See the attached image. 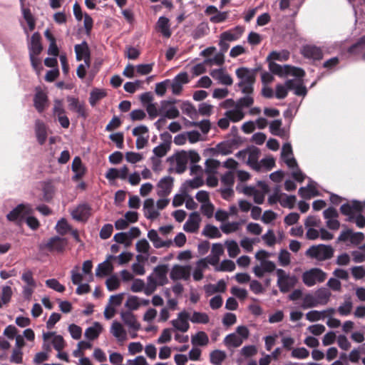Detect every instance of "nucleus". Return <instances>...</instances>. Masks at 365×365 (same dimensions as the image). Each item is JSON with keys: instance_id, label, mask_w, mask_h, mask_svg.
I'll return each mask as SVG.
<instances>
[{"instance_id": "22", "label": "nucleus", "mask_w": 365, "mask_h": 365, "mask_svg": "<svg viewBox=\"0 0 365 365\" xmlns=\"http://www.w3.org/2000/svg\"><path fill=\"white\" fill-rule=\"evenodd\" d=\"M77 61L84 60L87 66H89L90 53L88 44L83 41L81 44H76L74 47Z\"/></svg>"}, {"instance_id": "44", "label": "nucleus", "mask_w": 365, "mask_h": 365, "mask_svg": "<svg viewBox=\"0 0 365 365\" xmlns=\"http://www.w3.org/2000/svg\"><path fill=\"white\" fill-rule=\"evenodd\" d=\"M208 341V336L204 331H199L191 338V342L193 345L205 346Z\"/></svg>"}, {"instance_id": "50", "label": "nucleus", "mask_w": 365, "mask_h": 365, "mask_svg": "<svg viewBox=\"0 0 365 365\" xmlns=\"http://www.w3.org/2000/svg\"><path fill=\"white\" fill-rule=\"evenodd\" d=\"M245 96L240 98L236 101V105L239 106L242 110L244 108L250 107L254 103V98L252 96V93H244Z\"/></svg>"}, {"instance_id": "55", "label": "nucleus", "mask_w": 365, "mask_h": 365, "mask_svg": "<svg viewBox=\"0 0 365 365\" xmlns=\"http://www.w3.org/2000/svg\"><path fill=\"white\" fill-rule=\"evenodd\" d=\"M225 58L222 53H217L213 58H208L204 60V63L207 66H221L224 63Z\"/></svg>"}, {"instance_id": "30", "label": "nucleus", "mask_w": 365, "mask_h": 365, "mask_svg": "<svg viewBox=\"0 0 365 365\" xmlns=\"http://www.w3.org/2000/svg\"><path fill=\"white\" fill-rule=\"evenodd\" d=\"M48 97L46 94L41 91H38L34 97V106L39 113H42L47 104Z\"/></svg>"}, {"instance_id": "39", "label": "nucleus", "mask_w": 365, "mask_h": 365, "mask_svg": "<svg viewBox=\"0 0 365 365\" xmlns=\"http://www.w3.org/2000/svg\"><path fill=\"white\" fill-rule=\"evenodd\" d=\"M210 27L207 22L200 23L192 31V36L193 38H200L209 33Z\"/></svg>"}, {"instance_id": "24", "label": "nucleus", "mask_w": 365, "mask_h": 365, "mask_svg": "<svg viewBox=\"0 0 365 365\" xmlns=\"http://www.w3.org/2000/svg\"><path fill=\"white\" fill-rule=\"evenodd\" d=\"M110 332L118 341L122 342L127 339L126 330L124 329L123 325L117 321L113 322L110 329Z\"/></svg>"}, {"instance_id": "11", "label": "nucleus", "mask_w": 365, "mask_h": 365, "mask_svg": "<svg viewBox=\"0 0 365 365\" xmlns=\"http://www.w3.org/2000/svg\"><path fill=\"white\" fill-rule=\"evenodd\" d=\"M168 266L167 264H159L153 269V272L148 277H150L152 281L158 286H163L168 282Z\"/></svg>"}, {"instance_id": "12", "label": "nucleus", "mask_w": 365, "mask_h": 365, "mask_svg": "<svg viewBox=\"0 0 365 365\" xmlns=\"http://www.w3.org/2000/svg\"><path fill=\"white\" fill-rule=\"evenodd\" d=\"M175 101H162L160 106V115L173 119L180 115L178 109L174 106Z\"/></svg>"}, {"instance_id": "16", "label": "nucleus", "mask_w": 365, "mask_h": 365, "mask_svg": "<svg viewBox=\"0 0 365 365\" xmlns=\"http://www.w3.org/2000/svg\"><path fill=\"white\" fill-rule=\"evenodd\" d=\"M188 319L189 314L183 311L178 314L177 319L171 321V324L175 330L186 332L190 328V324L187 322Z\"/></svg>"}, {"instance_id": "6", "label": "nucleus", "mask_w": 365, "mask_h": 365, "mask_svg": "<svg viewBox=\"0 0 365 365\" xmlns=\"http://www.w3.org/2000/svg\"><path fill=\"white\" fill-rule=\"evenodd\" d=\"M281 158L287 167L292 170V175L298 182H302L304 178V174L299 169L296 159L293 156L292 145L289 143L283 145L281 151Z\"/></svg>"}, {"instance_id": "35", "label": "nucleus", "mask_w": 365, "mask_h": 365, "mask_svg": "<svg viewBox=\"0 0 365 365\" xmlns=\"http://www.w3.org/2000/svg\"><path fill=\"white\" fill-rule=\"evenodd\" d=\"M259 187H260V190L257 189L252 196L255 203L262 204L264 200L265 195L269 192V187L266 183L262 182H259Z\"/></svg>"}, {"instance_id": "58", "label": "nucleus", "mask_w": 365, "mask_h": 365, "mask_svg": "<svg viewBox=\"0 0 365 365\" xmlns=\"http://www.w3.org/2000/svg\"><path fill=\"white\" fill-rule=\"evenodd\" d=\"M290 253L287 250H281L278 255L279 264L282 267L288 266L290 264Z\"/></svg>"}, {"instance_id": "33", "label": "nucleus", "mask_w": 365, "mask_h": 365, "mask_svg": "<svg viewBox=\"0 0 365 365\" xmlns=\"http://www.w3.org/2000/svg\"><path fill=\"white\" fill-rule=\"evenodd\" d=\"M225 116L227 117L232 122H238L245 117V112L237 105L235 108L227 110L225 113Z\"/></svg>"}, {"instance_id": "59", "label": "nucleus", "mask_w": 365, "mask_h": 365, "mask_svg": "<svg viewBox=\"0 0 365 365\" xmlns=\"http://www.w3.org/2000/svg\"><path fill=\"white\" fill-rule=\"evenodd\" d=\"M240 226V222H227L222 224L220 226V229L224 233L229 234L238 230Z\"/></svg>"}, {"instance_id": "47", "label": "nucleus", "mask_w": 365, "mask_h": 365, "mask_svg": "<svg viewBox=\"0 0 365 365\" xmlns=\"http://www.w3.org/2000/svg\"><path fill=\"white\" fill-rule=\"evenodd\" d=\"M189 319L195 324H207L209 322V317L204 312H194Z\"/></svg>"}, {"instance_id": "28", "label": "nucleus", "mask_w": 365, "mask_h": 365, "mask_svg": "<svg viewBox=\"0 0 365 365\" xmlns=\"http://www.w3.org/2000/svg\"><path fill=\"white\" fill-rule=\"evenodd\" d=\"M29 55L38 56L42 51V46L41 43V36L38 32L34 33L31 38L29 44Z\"/></svg>"}, {"instance_id": "9", "label": "nucleus", "mask_w": 365, "mask_h": 365, "mask_svg": "<svg viewBox=\"0 0 365 365\" xmlns=\"http://www.w3.org/2000/svg\"><path fill=\"white\" fill-rule=\"evenodd\" d=\"M33 212V208L28 203H21L6 215V219L16 224H20L27 215Z\"/></svg>"}, {"instance_id": "21", "label": "nucleus", "mask_w": 365, "mask_h": 365, "mask_svg": "<svg viewBox=\"0 0 365 365\" xmlns=\"http://www.w3.org/2000/svg\"><path fill=\"white\" fill-rule=\"evenodd\" d=\"M148 237L153 242V246L155 248H162V247H170L173 245V240H162L158 232L155 230H150L148 232Z\"/></svg>"}, {"instance_id": "49", "label": "nucleus", "mask_w": 365, "mask_h": 365, "mask_svg": "<svg viewBox=\"0 0 365 365\" xmlns=\"http://www.w3.org/2000/svg\"><path fill=\"white\" fill-rule=\"evenodd\" d=\"M225 245L228 255L232 258L235 257L240 252L239 245L235 240H227L225 242Z\"/></svg>"}, {"instance_id": "54", "label": "nucleus", "mask_w": 365, "mask_h": 365, "mask_svg": "<svg viewBox=\"0 0 365 365\" xmlns=\"http://www.w3.org/2000/svg\"><path fill=\"white\" fill-rule=\"evenodd\" d=\"M235 264L230 259H224L221 263L215 268L217 271L222 272H232L235 269Z\"/></svg>"}, {"instance_id": "3", "label": "nucleus", "mask_w": 365, "mask_h": 365, "mask_svg": "<svg viewBox=\"0 0 365 365\" xmlns=\"http://www.w3.org/2000/svg\"><path fill=\"white\" fill-rule=\"evenodd\" d=\"M257 71L258 68L250 69L246 67H240L235 71V74L239 79L237 86L242 93H253Z\"/></svg>"}, {"instance_id": "42", "label": "nucleus", "mask_w": 365, "mask_h": 365, "mask_svg": "<svg viewBox=\"0 0 365 365\" xmlns=\"http://www.w3.org/2000/svg\"><path fill=\"white\" fill-rule=\"evenodd\" d=\"M106 96V92L104 89L94 88L91 91L89 97L91 106H94L101 99Z\"/></svg>"}, {"instance_id": "31", "label": "nucleus", "mask_w": 365, "mask_h": 365, "mask_svg": "<svg viewBox=\"0 0 365 365\" xmlns=\"http://www.w3.org/2000/svg\"><path fill=\"white\" fill-rule=\"evenodd\" d=\"M313 182H314L310 180L307 187H302L299 189V195L302 197L309 199L312 197L319 195V192L313 185Z\"/></svg>"}, {"instance_id": "7", "label": "nucleus", "mask_w": 365, "mask_h": 365, "mask_svg": "<svg viewBox=\"0 0 365 365\" xmlns=\"http://www.w3.org/2000/svg\"><path fill=\"white\" fill-rule=\"evenodd\" d=\"M334 250L331 245L319 244L311 246L305 252L310 259L317 261H325L334 256Z\"/></svg>"}, {"instance_id": "37", "label": "nucleus", "mask_w": 365, "mask_h": 365, "mask_svg": "<svg viewBox=\"0 0 365 365\" xmlns=\"http://www.w3.org/2000/svg\"><path fill=\"white\" fill-rule=\"evenodd\" d=\"M73 172L75 173L73 179L76 180L83 177L85 173L84 167L82 164L81 160L79 157H76L72 163L71 166Z\"/></svg>"}, {"instance_id": "36", "label": "nucleus", "mask_w": 365, "mask_h": 365, "mask_svg": "<svg viewBox=\"0 0 365 365\" xmlns=\"http://www.w3.org/2000/svg\"><path fill=\"white\" fill-rule=\"evenodd\" d=\"M223 342L228 348H236L239 347L243 341L236 333H232L225 337Z\"/></svg>"}, {"instance_id": "60", "label": "nucleus", "mask_w": 365, "mask_h": 365, "mask_svg": "<svg viewBox=\"0 0 365 365\" xmlns=\"http://www.w3.org/2000/svg\"><path fill=\"white\" fill-rule=\"evenodd\" d=\"M66 114L63 101L60 99H55L53 108V115L54 118Z\"/></svg>"}, {"instance_id": "5", "label": "nucleus", "mask_w": 365, "mask_h": 365, "mask_svg": "<svg viewBox=\"0 0 365 365\" xmlns=\"http://www.w3.org/2000/svg\"><path fill=\"white\" fill-rule=\"evenodd\" d=\"M168 160L174 166L175 172L180 174L185 171L189 161L190 163H197L200 160V156L195 150L182 151L169 158Z\"/></svg>"}, {"instance_id": "48", "label": "nucleus", "mask_w": 365, "mask_h": 365, "mask_svg": "<svg viewBox=\"0 0 365 365\" xmlns=\"http://www.w3.org/2000/svg\"><path fill=\"white\" fill-rule=\"evenodd\" d=\"M202 235L210 238H220L222 235L218 228L212 225H207L205 227Z\"/></svg>"}, {"instance_id": "32", "label": "nucleus", "mask_w": 365, "mask_h": 365, "mask_svg": "<svg viewBox=\"0 0 365 365\" xmlns=\"http://www.w3.org/2000/svg\"><path fill=\"white\" fill-rule=\"evenodd\" d=\"M259 150L257 148H254L250 150H247V163L252 167V168L259 170H260V165L258 162L259 159Z\"/></svg>"}, {"instance_id": "29", "label": "nucleus", "mask_w": 365, "mask_h": 365, "mask_svg": "<svg viewBox=\"0 0 365 365\" xmlns=\"http://www.w3.org/2000/svg\"><path fill=\"white\" fill-rule=\"evenodd\" d=\"M89 207L86 204L79 205L71 212L72 217L78 221L85 220L89 215Z\"/></svg>"}, {"instance_id": "19", "label": "nucleus", "mask_w": 365, "mask_h": 365, "mask_svg": "<svg viewBox=\"0 0 365 365\" xmlns=\"http://www.w3.org/2000/svg\"><path fill=\"white\" fill-rule=\"evenodd\" d=\"M210 76L222 85L231 86L233 83L232 77L225 72L224 68L213 69L210 72Z\"/></svg>"}, {"instance_id": "26", "label": "nucleus", "mask_w": 365, "mask_h": 365, "mask_svg": "<svg viewBox=\"0 0 365 365\" xmlns=\"http://www.w3.org/2000/svg\"><path fill=\"white\" fill-rule=\"evenodd\" d=\"M244 31L243 27L237 26L232 29L224 31L220 34V38L226 41H234L240 38Z\"/></svg>"}, {"instance_id": "34", "label": "nucleus", "mask_w": 365, "mask_h": 365, "mask_svg": "<svg viewBox=\"0 0 365 365\" xmlns=\"http://www.w3.org/2000/svg\"><path fill=\"white\" fill-rule=\"evenodd\" d=\"M157 27L164 37L169 38L171 36L169 19L167 17L160 16L158 20Z\"/></svg>"}, {"instance_id": "27", "label": "nucleus", "mask_w": 365, "mask_h": 365, "mask_svg": "<svg viewBox=\"0 0 365 365\" xmlns=\"http://www.w3.org/2000/svg\"><path fill=\"white\" fill-rule=\"evenodd\" d=\"M35 133L38 143L44 144L47 138V128L46 124L38 119L35 122Z\"/></svg>"}, {"instance_id": "40", "label": "nucleus", "mask_w": 365, "mask_h": 365, "mask_svg": "<svg viewBox=\"0 0 365 365\" xmlns=\"http://www.w3.org/2000/svg\"><path fill=\"white\" fill-rule=\"evenodd\" d=\"M331 294L330 291L324 287H322L317 289L314 294L318 304L323 305L326 304L328 302L331 297Z\"/></svg>"}, {"instance_id": "1", "label": "nucleus", "mask_w": 365, "mask_h": 365, "mask_svg": "<svg viewBox=\"0 0 365 365\" xmlns=\"http://www.w3.org/2000/svg\"><path fill=\"white\" fill-rule=\"evenodd\" d=\"M290 53L287 50L273 51L267 57V61H269V71L280 77H286L292 76L294 77H303L305 72L303 69L290 65L281 66L274 62L286 61L289 58Z\"/></svg>"}, {"instance_id": "23", "label": "nucleus", "mask_w": 365, "mask_h": 365, "mask_svg": "<svg viewBox=\"0 0 365 365\" xmlns=\"http://www.w3.org/2000/svg\"><path fill=\"white\" fill-rule=\"evenodd\" d=\"M120 317L123 323L133 331H138L140 329V324L138 322L135 315L130 311L122 312Z\"/></svg>"}, {"instance_id": "38", "label": "nucleus", "mask_w": 365, "mask_h": 365, "mask_svg": "<svg viewBox=\"0 0 365 365\" xmlns=\"http://www.w3.org/2000/svg\"><path fill=\"white\" fill-rule=\"evenodd\" d=\"M103 327L98 322H95L92 327H88L85 331L86 338L93 340L101 333Z\"/></svg>"}, {"instance_id": "43", "label": "nucleus", "mask_w": 365, "mask_h": 365, "mask_svg": "<svg viewBox=\"0 0 365 365\" xmlns=\"http://www.w3.org/2000/svg\"><path fill=\"white\" fill-rule=\"evenodd\" d=\"M353 303L350 297L345 298L343 303L338 307L337 311L341 316H348L351 314Z\"/></svg>"}, {"instance_id": "8", "label": "nucleus", "mask_w": 365, "mask_h": 365, "mask_svg": "<svg viewBox=\"0 0 365 365\" xmlns=\"http://www.w3.org/2000/svg\"><path fill=\"white\" fill-rule=\"evenodd\" d=\"M276 275L277 277V284L279 291L282 293H287L294 288L297 282V277L294 274L287 273L282 269H276Z\"/></svg>"}, {"instance_id": "46", "label": "nucleus", "mask_w": 365, "mask_h": 365, "mask_svg": "<svg viewBox=\"0 0 365 365\" xmlns=\"http://www.w3.org/2000/svg\"><path fill=\"white\" fill-rule=\"evenodd\" d=\"M318 302L315 295H312L311 294H306L303 298V302L301 305V308L303 309H307L312 307H315L318 305Z\"/></svg>"}, {"instance_id": "64", "label": "nucleus", "mask_w": 365, "mask_h": 365, "mask_svg": "<svg viewBox=\"0 0 365 365\" xmlns=\"http://www.w3.org/2000/svg\"><path fill=\"white\" fill-rule=\"evenodd\" d=\"M220 165V161L217 160L207 159L205 162V171L208 173H215Z\"/></svg>"}, {"instance_id": "61", "label": "nucleus", "mask_w": 365, "mask_h": 365, "mask_svg": "<svg viewBox=\"0 0 365 365\" xmlns=\"http://www.w3.org/2000/svg\"><path fill=\"white\" fill-rule=\"evenodd\" d=\"M306 319L309 322H317L324 319V312L312 310L306 314Z\"/></svg>"}, {"instance_id": "56", "label": "nucleus", "mask_w": 365, "mask_h": 365, "mask_svg": "<svg viewBox=\"0 0 365 365\" xmlns=\"http://www.w3.org/2000/svg\"><path fill=\"white\" fill-rule=\"evenodd\" d=\"M309 356V351L304 347L294 348L292 350L291 356L294 359H304Z\"/></svg>"}, {"instance_id": "15", "label": "nucleus", "mask_w": 365, "mask_h": 365, "mask_svg": "<svg viewBox=\"0 0 365 365\" xmlns=\"http://www.w3.org/2000/svg\"><path fill=\"white\" fill-rule=\"evenodd\" d=\"M170 277L173 281L188 280L190 277V266L174 265L170 271Z\"/></svg>"}, {"instance_id": "14", "label": "nucleus", "mask_w": 365, "mask_h": 365, "mask_svg": "<svg viewBox=\"0 0 365 365\" xmlns=\"http://www.w3.org/2000/svg\"><path fill=\"white\" fill-rule=\"evenodd\" d=\"M173 187V178L166 176L161 178L157 184V194L160 197L168 196Z\"/></svg>"}, {"instance_id": "62", "label": "nucleus", "mask_w": 365, "mask_h": 365, "mask_svg": "<svg viewBox=\"0 0 365 365\" xmlns=\"http://www.w3.org/2000/svg\"><path fill=\"white\" fill-rule=\"evenodd\" d=\"M106 284L109 291H114L119 287L120 279L115 274L111 275L107 279Z\"/></svg>"}, {"instance_id": "4", "label": "nucleus", "mask_w": 365, "mask_h": 365, "mask_svg": "<svg viewBox=\"0 0 365 365\" xmlns=\"http://www.w3.org/2000/svg\"><path fill=\"white\" fill-rule=\"evenodd\" d=\"M340 211L343 215L347 216V221H354L359 228L365 227V217L361 214L362 205L360 201L352 200L351 202L343 204L340 207Z\"/></svg>"}, {"instance_id": "20", "label": "nucleus", "mask_w": 365, "mask_h": 365, "mask_svg": "<svg viewBox=\"0 0 365 365\" xmlns=\"http://www.w3.org/2000/svg\"><path fill=\"white\" fill-rule=\"evenodd\" d=\"M143 212L145 217L151 220L156 219L160 215L158 210L155 207L153 199L148 198L144 201Z\"/></svg>"}, {"instance_id": "45", "label": "nucleus", "mask_w": 365, "mask_h": 365, "mask_svg": "<svg viewBox=\"0 0 365 365\" xmlns=\"http://www.w3.org/2000/svg\"><path fill=\"white\" fill-rule=\"evenodd\" d=\"M210 357L212 364L215 365H220L225 360L226 354L223 351L216 349L210 353Z\"/></svg>"}, {"instance_id": "18", "label": "nucleus", "mask_w": 365, "mask_h": 365, "mask_svg": "<svg viewBox=\"0 0 365 365\" xmlns=\"http://www.w3.org/2000/svg\"><path fill=\"white\" fill-rule=\"evenodd\" d=\"M302 54L307 58L320 60L323 58V52L320 47L314 45H306L302 48Z\"/></svg>"}, {"instance_id": "53", "label": "nucleus", "mask_w": 365, "mask_h": 365, "mask_svg": "<svg viewBox=\"0 0 365 365\" xmlns=\"http://www.w3.org/2000/svg\"><path fill=\"white\" fill-rule=\"evenodd\" d=\"M235 173L234 170H228L221 176V182L224 186H233Z\"/></svg>"}, {"instance_id": "51", "label": "nucleus", "mask_w": 365, "mask_h": 365, "mask_svg": "<svg viewBox=\"0 0 365 365\" xmlns=\"http://www.w3.org/2000/svg\"><path fill=\"white\" fill-rule=\"evenodd\" d=\"M42 191L43 200L46 202H48L53 198L55 192L54 186L51 182H44L42 187Z\"/></svg>"}, {"instance_id": "2", "label": "nucleus", "mask_w": 365, "mask_h": 365, "mask_svg": "<svg viewBox=\"0 0 365 365\" xmlns=\"http://www.w3.org/2000/svg\"><path fill=\"white\" fill-rule=\"evenodd\" d=\"M302 78L294 77L287 80L284 83L277 84L274 96L277 99H284L287 96L289 91H293L296 96L304 97L307 94V89Z\"/></svg>"}, {"instance_id": "13", "label": "nucleus", "mask_w": 365, "mask_h": 365, "mask_svg": "<svg viewBox=\"0 0 365 365\" xmlns=\"http://www.w3.org/2000/svg\"><path fill=\"white\" fill-rule=\"evenodd\" d=\"M324 218L326 220L327 227L332 230H337L340 227V222L338 220L339 212L332 207H329L323 212Z\"/></svg>"}, {"instance_id": "52", "label": "nucleus", "mask_w": 365, "mask_h": 365, "mask_svg": "<svg viewBox=\"0 0 365 365\" xmlns=\"http://www.w3.org/2000/svg\"><path fill=\"white\" fill-rule=\"evenodd\" d=\"M365 49V35L361 36L356 43L353 44L349 48L350 53H359Z\"/></svg>"}, {"instance_id": "25", "label": "nucleus", "mask_w": 365, "mask_h": 365, "mask_svg": "<svg viewBox=\"0 0 365 365\" xmlns=\"http://www.w3.org/2000/svg\"><path fill=\"white\" fill-rule=\"evenodd\" d=\"M67 245V240L59 237H51L46 244L50 251L63 252Z\"/></svg>"}, {"instance_id": "57", "label": "nucleus", "mask_w": 365, "mask_h": 365, "mask_svg": "<svg viewBox=\"0 0 365 365\" xmlns=\"http://www.w3.org/2000/svg\"><path fill=\"white\" fill-rule=\"evenodd\" d=\"M140 306V299L137 296H129L125 304L129 311L137 310Z\"/></svg>"}, {"instance_id": "63", "label": "nucleus", "mask_w": 365, "mask_h": 365, "mask_svg": "<svg viewBox=\"0 0 365 365\" xmlns=\"http://www.w3.org/2000/svg\"><path fill=\"white\" fill-rule=\"evenodd\" d=\"M46 285L58 292L62 293L65 291V287L60 284L59 282L56 279H49L46 281Z\"/></svg>"}, {"instance_id": "41", "label": "nucleus", "mask_w": 365, "mask_h": 365, "mask_svg": "<svg viewBox=\"0 0 365 365\" xmlns=\"http://www.w3.org/2000/svg\"><path fill=\"white\" fill-rule=\"evenodd\" d=\"M113 269V266L109 262H108V260H105L98 265V267L96 270V275L97 277L107 275L112 272Z\"/></svg>"}, {"instance_id": "10", "label": "nucleus", "mask_w": 365, "mask_h": 365, "mask_svg": "<svg viewBox=\"0 0 365 365\" xmlns=\"http://www.w3.org/2000/svg\"><path fill=\"white\" fill-rule=\"evenodd\" d=\"M327 273L319 268H312L304 272L302 278L304 284L307 287H312L317 283L323 282L327 278Z\"/></svg>"}, {"instance_id": "17", "label": "nucleus", "mask_w": 365, "mask_h": 365, "mask_svg": "<svg viewBox=\"0 0 365 365\" xmlns=\"http://www.w3.org/2000/svg\"><path fill=\"white\" fill-rule=\"evenodd\" d=\"M200 216L198 212H192L183 225V230L187 232L193 233L198 230L200 222Z\"/></svg>"}]
</instances>
